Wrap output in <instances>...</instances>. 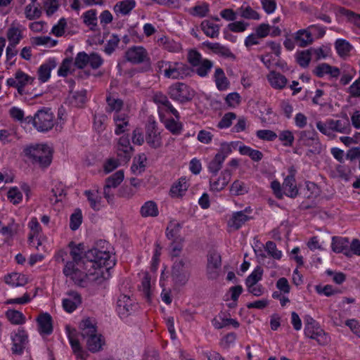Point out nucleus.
I'll return each mask as SVG.
<instances>
[{
  "instance_id": "f257e3e1",
  "label": "nucleus",
  "mask_w": 360,
  "mask_h": 360,
  "mask_svg": "<svg viewBox=\"0 0 360 360\" xmlns=\"http://www.w3.org/2000/svg\"><path fill=\"white\" fill-rule=\"evenodd\" d=\"M86 258L91 262L92 270L95 273L98 283L110 278V270L115 265L114 254L108 250L94 248L86 252Z\"/></svg>"
},
{
  "instance_id": "f03ea898",
  "label": "nucleus",
  "mask_w": 360,
  "mask_h": 360,
  "mask_svg": "<svg viewBox=\"0 0 360 360\" xmlns=\"http://www.w3.org/2000/svg\"><path fill=\"white\" fill-rule=\"evenodd\" d=\"M93 264L89 259L80 262H67L63 273L75 284L85 287L91 282H98L95 273L92 270Z\"/></svg>"
},
{
  "instance_id": "7ed1b4c3",
  "label": "nucleus",
  "mask_w": 360,
  "mask_h": 360,
  "mask_svg": "<svg viewBox=\"0 0 360 360\" xmlns=\"http://www.w3.org/2000/svg\"><path fill=\"white\" fill-rule=\"evenodd\" d=\"M79 330L89 352L96 353L103 349L105 340L103 336L98 332L94 321L90 319H83L79 323Z\"/></svg>"
},
{
  "instance_id": "20e7f679",
  "label": "nucleus",
  "mask_w": 360,
  "mask_h": 360,
  "mask_svg": "<svg viewBox=\"0 0 360 360\" xmlns=\"http://www.w3.org/2000/svg\"><path fill=\"white\" fill-rule=\"evenodd\" d=\"M108 112L113 113L115 125V133L120 135L127 131L129 126V110L123 101L115 96H108L106 99Z\"/></svg>"
},
{
  "instance_id": "39448f33",
  "label": "nucleus",
  "mask_w": 360,
  "mask_h": 360,
  "mask_svg": "<svg viewBox=\"0 0 360 360\" xmlns=\"http://www.w3.org/2000/svg\"><path fill=\"white\" fill-rule=\"evenodd\" d=\"M22 153L32 163L47 167L52 162L53 150L49 144L36 143L25 146Z\"/></svg>"
},
{
  "instance_id": "423d86ee",
  "label": "nucleus",
  "mask_w": 360,
  "mask_h": 360,
  "mask_svg": "<svg viewBox=\"0 0 360 360\" xmlns=\"http://www.w3.org/2000/svg\"><path fill=\"white\" fill-rule=\"evenodd\" d=\"M27 123H32L36 129L41 132L51 130L55 124L53 113L49 109L38 110L34 117L25 118Z\"/></svg>"
},
{
  "instance_id": "0eeeda50",
  "label": "nucleus",
  "mask_w": 360,
  "mask_h": 360,
  "mask_svg": "<svg viewBox=\"0 0 360 360\" xmlns=\"http://www.w3.org/2000/svg\"><path fill=\"white\" fill-rule=\"evenodd\" d=\"M157 68L165 77L173 79L183 78L187 73L186 65L181 62L159 61Z\"/></svg>"
},
{
  "instance_id": "6e6552de",
  "label": "nucleus",
  "mask_w": 360,
  "mask_h": 360,
  "mask_svg": "<svg viewBox=\"0 0 360 360\" xmlns=\"http://www.w3.org/2000/svg\"><path fill=\"white\" fill-rule=\"evenodd\" d=\"M172 278L176 285H184L188 282L190 278V271L184 259H178L174 262Z\"/></svg>"
},
{
  "instance_id": "1a4fd4ad",
  "label": "nucleus",
  "mask_w": 360,
  "mask_h": 360,
  "mask_svg": "<svg viewBox=\"0 0 360 360\" xmlns=\"http://www.w3.org/2000/svg\"><path fill=\"white\" fill-rule=\"evenodd\" d=\"M169 94L175 101L186 102L194 96V91L184 83H176L169 87Z\"/></svg>"
},
{
  "instance_id": "9d476101",
  "label": "nucleus",
  "mask_w": 360,
  "mask_h": 360,
  "mask_svg": "<svg viewBox=\"0 0 360 360\" xmlns=\"http://www.w3.org/2000/svg\"><path fill=\"white\" fill-rule=\"evenodd\" d=\"M89 207L94 211H99L105 207V202L98 186H94L84 191Z\"/></svg>"
},
{
  "instance_id": "9b49d317",
  "label": "nucleus",
  "mask_w": 360,
  "mask_h": 360,
  "mask_svg": "<svg viewBox=\"0 0 360 360\" xmlns=\"http://www.w3.org/2000/svg\"><path fill=\"white\" fill-rule=\"evenodd\" d=\"M135 309L134 302L129 296L122 294L118 297L116 311L121 319H124L128 317L135 311Z\"/></svg>"
},
{
  "instance_id": "f8f14e48",
  "label": "nucleus",
  "mask_w": 360,
  "mask_h": 360,
  "mask_svg": "<svg viewBox=\"0 0 360 360\" xmlns=\"http://www.w3.org/2000/svg\"><path fill=\"white\" fill-rule=\"evenodd\" d=\"M11 350L13 353L21 354L28 343L27 333L22 328L18 329L11 333Z\"/></svg>"
},
{
  "instance_id": "ddd939ff",
  "label": "nucleus",
  "mask_w": 360,
  "mask_h": 360,
  "mask_svg": "<svg viewBox=\"0 0 360 360\" xmlns=\"http://www.w3.org/2000/svg\"><path fill=\"white\" fill-rule=\"evenodd\" d=\"M172 115H174L171 112H167L159 116L161 122L164 124L167 129L173 134H179L182 131V124L179 122V114L178 113L177 117L174 116V118H172L171 117Z\"/></svg>"
},
{
  "instance_id": "4468645a",
  "label": "nucleus",
  "mask_w": 360,
  "mask_h": 360,
  "mask_svg": "<svg viewBox=\"0 0 360 360\" xmlns=\"http://www.w3.org/2000/svg\"><path fill=\"white\" fill-rule=\"evenodd\" d=\"M233 172L230 169H224L216 179L210 181V191L219 192L224 190L230 182Z\"/></svg>"
},
{
  "instance_id": "2eb2a0df",
  "label": "nucleus",
  "mask_w": 360,
  "mask_h": 360,
  "mask_svg": "<svg viewBox=\"0 0 360 360\" xmlns=\"http://www.w3.org/2000/svg\"><path fill=\"white\" fill-rule=\"evenodd\" d=\"M153 101L158 105L159 115L171 112L174 116L178 117V111L172 106L167 96L161 92H155L153 97Z\"/></svg>"
},
{
  "instance_id": "dca6fc26",
  "label": "nucleus",
  "mask_w": 360,
  "mask_h": 360,
  "mask_svg": "<svg viewBox=\"0 0 360 360\" xmlns=\"http://www.w3.org/2000/svg\"><path fill=\"white\" fill-rule=\"evenodd\" d=\"M57 62L55 58H50L40 65L37 70V77L40 83L47 82L51 75V71L56 68Z\"/></svg>"
},
{
  "instance_id": "f3484780",
  "label": "nucleus",
  "mask_w": 360,
  "mask_h": 360,
  "mask_svg": "<svg viewBox=\"0 0 360 360\" xmlns=\"http://www.w3.org/2000/svg\"><path fill=\"white\" fill-rule=\"evenodd\" d=\"M248 209L243 211L233 212L227 221L228 227L231 230H238L248 221L250 217L248 215Z\"/></svg>"
},
{
  "instance_id": "a211bd4d",
  "label": "nucleus",
  "mask_w": 360,
  "mask_h": 360,
  "mask_svg": "<svg viewBox=\"0 0 360 360\" xmlns=\"http://www.w3.org/2000/svg\"><path fill=\"white\" fill-rule=\"evenodd\" d=\"M36 321L40 335H49L53 332L52 317L49 313H41L36 319Z\"/></svg>"
},
{
  "instance_id": "6ab92c4d",
  "label": "nucleus",
  "mask_w": 360,
  "mask_h": 360,
  "mask_svg": "<svg viewBox=\"0 0 360 360\" xmlns=\"http://www.w3.org/2000/svg\"><path fill=\"white\" fill-rule=\"evenodd\" d=\"M147 143L153 148H158L162 146L160 133L158 131L155 122H150L146 127Z\"/></svg>"
},
{
  "instance_id": "aec40b11",
  "label": "nucleus",
  "mask_w": 360,
  "mask_h": 360,
  "mask_svg": "<svg viewBox=\"0 0 360 360\" xmlns=\"http://www.w3.org/2000/svg\"><path fill=\"white\" fill-rule=\"evenodd\" d=\"M82 303V297L77 292L71 291L62 300L63 309L68 313L73 312Z\"/></svg>"
},
{
  "instance_id": "412c9836",
  "label": "nucleus",
  "mask_w": 360,
  "mask_h": 360,
  "mask_svg": "<svg viewBox=\"0 0 360 360\" xmlns=\"http://www.w3.org/2000/svg\"><path fill=\"white\" fill-rule=\"evenodd\" d=\"M304 332L306 337L316 340L321 345H326L330 342V337L319 324Z\"/></svg>"
},
{
  "instance_id": "4be33fe9",
  "label": "nucleus",
  "mask_w": 360,
  "mask_h": 360,
  "mask_svg": "<svg viewBox=\"0 0 360 360\" xmlns=\"http://www.w3.org/2000/svg\"><path fill=\"white\" fill-rule=\"evenodd\" d=\"M188 179L182 176L172 185L169 195L173 198H180L184 196L189 187Z\"/></svg>"
},
{
  "instance_id": "5701e85b",
  "label": "nucleus",
  "mask_w": 360,
  "mask_h": 360,
  "mask_svg": "<svg viewBox=\"0 0 360 360\" xmlns=\"http://www.w3.org/2000/svg\"><path fill=\"white\" fill-rule=\"evenodd\" d=\"M132 151V147L130 145L129 140L127 136H122L119 139L116 146V152L117 156L123 161L127 162L129 158Z\"/></svg>"
},
{
  "instance_id": "b1692460",
  "label": "nucleus",
  "mask_w": 360,
  "mask_h": 360,
  "mask_svg": "<svg viewBox=\"0 0 360 360\" xmlns=\"http://www.w3.org/2000/svg\"><path fill=\"white\" fill-rule=\"evenodd\" d=\"M207 271L210 278H214L218 274V270L221 266V256L217 252L211 253L207 259Z\"/></svg>"
},
{
  "instance_id": "393cba45",
  "label": "nucleus",
  "mask_w": 360,
  "mask_h": 360,
  "mask_svg": "<svg viewBox=\"0 0 360 360\" xmlns=\"http://www.w3.org/2000/svg\"><path fill=\"white\" fill-rule=\"evenodd\" d=\"M147 52L141 46H134L129 49L126 53L127 60L133 63H140L146 58Z\"/></svg>"
},
{
  "instance_id": "a878e982",
  "label": "nucleus",
  "mask_w": 360,
  "mask_h": 360,
  "mask_svg": "<svg viewBox=\"0 0 360 360\" xmlns=\"http://www.w3.org/2000/svg\"><path fill=\"white\" fill-rule=\"evenodd\" d=\"M139 213L143 218L156 217L159 215L158 205L153 200L146 201L141 206Z\"/></svg>"
},
{
  "instance_id": "bb28decb",
  "label": "nucleus",
  "mask_w": 360,
  "mask_h": 360,
  "mask_svg": "<svg viewBox=\"0 0 360 360\" xmlns=\"http://www.w3.org/2000/svg\"><path fill=\"white\" fill-rule=\"evenodd\" d=\"M314 72L316 76L319 77H323L325 76L338 77L340 73V70L338 68L330 66L327 63H321L316 66L314 70Z\"/></svg>"
},
{
  "instance_id": "cd10ccee",
  "label": "nucleus",
  "mask_w": 360,
  "mask_h": 360,
  "mask_svg": "<svg viewBox=\"0 0 360 360\" xmlns=\"http://www.w3.org/2000/svg\"><path fill=\"white\" fill-rule=\"evenodd\" d=\"M266 78L271 86L276 89H283L288 83V79L284 75L275 71H271Z\"/></svg>"
},
{
  "instance_id": "c85d7f7f",
  "label": "nucleus",
  "mask_w": 360,
  "mask_h": 360,
  "mask_svg": "<svg viewBox=\"0 0 360 360\" xmlns=\"http://www.w3.org/2000/svg\"><path fill=\"white\" fill-rule=\"evenodd\" d=\"M28 281L27 276L18 272H13L5 277V282L12 287L24 286Z\"/></svg>"
},
{
  "instance_id": "c756f323",
  "label": "nucleus",
  "mask_w": 360,
  "mask_h": 360,
  "mask_svg": "<svg viewBox=\"0 0 360 360\" xmlns=\"http://www.w3.org/2000/svg\"><path fill=\"white\" fill-rule=\"evenodd\" d=\"M68 247L70 249V254L72 258L70 262L86 260V252H84V245L82 243L77 244L74 242H70Z\"/></svg>"
},
{
  "instance_id": "7c9ffc66",
  "label": "nucleus",
  "mask_w": 360,
  "mask_h": 360,
  "mask_svg": "<svg viewBox=\"0 0 360 360\" xmlns=\"http://www.w3.org/2000/svg\"><path fill=\"white\" fill-rule=\"evenodd\" d=\"M15 78L18 81V91L20 94H22L25 87L29 84H32L35 79L34 77L27 75L20 70L16 71Z\"/></svg>"
},
{
  "instance_id": "2f4dec72",
  "label": "nucleus",
  "mask_w": 360,
  "mask_h": 360,
  "mask_svg": "<svg viewBox=\"0 0 360 360\" xmlns=\"http://www.w3.org/2000/svg\"><path fill=\"white\" fill-rule=\"evenodd\" d=\"M7 38L9 45L6 48V54L8 56L11 46H15L22 39L21 30L18 27H11L7 32Z\"/></svg>"
},
{
  "instance_id": "473e14b6",
  "label": "nucleus",
  "mask_w": 360,
  "mask_h": 360,
  "mask_svg": "<svg viewBox=\"0 0 360 360\" xmlns=\"http://www.w3.org/2000/svg\"><path fill=\"white\" fill-rule=\"evenodd\" d=\"M294 38L297 44L301 47H304L313 41V37L308 27L307 29H302L297 31L295 33Z\"/></svg>"
},
{
  "instance_id": "72a5a7b5",
  "label": "nucleus",
  "mask_w": 360,
  "mask_h": 360,
  "mask_svg": "<svg viewBox=\"0 0 360 360\" xmlns=\"http://www.w3.org/2000/svg\"><path fill=\"white\" fill-rule=\"evenodd\" d=\"M135 6L134 0H123L117 2L114 6L113 10L117 15H125L129 14Z\"/></svg>"
},
{
  "instance_id": "f704fd0d",
  "label": "nucleus",
  "mask_w": 360,
  "mask_h": 360,
  "mask_svg": "<svg viewBox=\"0 0 360 360\" xmlns=\"http://www.w3.org/2000/svg\"><path fill=\"white\" fill-rule=\"evenodd\" d=\"M181 229V224L176 220H171L167 226L166 235L169 239L176 241H182L183 239L180 236Z\"/></svg>"
},
{
  "instance_id": "c9c22d12",
  "label": "nucleus",
  "mask_w": 360,
  "mask_h": 360,
  "mask_svg": "<svg viewBox=\"0 0 360 360\" xmlns=\"http://www.w3.org/2000/svg\"><path fill=\"white\" fill-rule=\"evenodd\" d=\"M284 194L290 198H295L298 194V189L293 176H287L283 183Z\"/></svg>"
},
{
  "instance_id": "e433bc0d",
  "label": "nucleus",
  "mask_w": 360,
  "mask_h": 360,
  "mask_svg": "<svg viewBox=\"0 0 360 360\" xmlns=\"http://www.w3.org/2000/svg\"><path fill=\"white\" fill-rule=\"evenodd\" d=\"M213 78L216 86L219 91H225L229 88V82L222 69L216 68Z\"/></svg>"
},
{
  "instance_id": "4c0bfd02",
  "label": "nucleus",
  "mask_w": 360,
  "mask_h": 360,
  "mask_svg": "<svg viewBox=\"0 0 360 360\" xmlns=\"http://www.w3.org/2000/svg\"><path fill=\"white\" fill-rule=\"evenodd\" d=\"M238 151L240 155L248 156L252 161L258 162L263 158V154L258 150L253 149L240 142Z\"/></svg>"
},
{
  "instance_id": "58836bf2",
  "label": "nucleus",
  "mask_w": 360,
  "mask_h": 360,
  "mask_svg": "<svg viewBox=\"0 0 360 360\" xmlns=\"http://www.w3.org/2000/svg\"><path fill=\"white\" fill-rule=\"evenodd\" d=\"M201 29L209 37H217L219 34V27L212 20H205L201 23Z\"/></svg>"
},
{
  "instance_id": "ea45409f",
  "label": "nucleus",
  "mask_w": 360,
  "mask_h": 360,
  "mask_svg": "<svg viewBox=\"0 0 360 360\" xmlns=\"http://www.w3.org/2000/svg\"><path fill=\"white\" fill-rule=\"evenodd\" d=\"M158 42L160 46H162L169 52H179L181 49V45L180 43L166 37L159 38L158 39Z\"/></svg>"
},
{
  "instance_id": "a19ab883",
  "label": "nucleus",
  "mask_w": 360,
  "mask_h": 360,
  "mask_svg": "<svg viewBox=\"0 0 360 360\" xmlns=\"http://www.w3.org/2000/svg\"><path fill=\"white\" fill-rule=\"evenodd\" d=\"M331 123L333 132L337 131L343 134H348L350 132L351 127L347 117H344L338 120H331Z\"/></svg>"
},
{
  "instance_id": "79ce46f5",
  "label": "nucleus",
  "mask_w": 360,
  "mask_h": 360,
  "mask_svg": "<svg viewBox=\"0 0 360 360\" xmlns=\"http://www.w3.org/2000/svg\"><path fill=\"white\" fill-rule=\"evenodd\" d=\"M65 197L64 186L61 183H56L51 189V196L50 202L55 205L61 202Z\"/></svg>"
},
{
  "instance_id": "37998d69",
  "label": "nucleus",
  "mask_w": 360,
  "mask_h": 360,
  "mask_svg": "<svg viewBox=\"0 0 360 360\" xmlns=\"http://www.w3.org/2000/svg\"><path fill=\"white\" fill-rule=\"evenodd\" d=\"M146 155L143 153L136 156L131 167L132 172L135 174H139L143 172L146 166Z\"/></svg>"
},
{
  "instance_id": "c03bdc74",
  "label": "nucleus",
  "mask_w": 360,
  "mask_h": 360,
  "mask_svg": "<svg viewBox=\"0 0 360 360\" xmlns=\"http://www.w3.org/2000/svg\"><path fill=\"white\" fill-rule=\"evenodd\" d=\"M349 245V240L345 238L333 237L332 240V250L337 253H343L346 255V252Z\"/></svg>"
},
{
  "instance_id": "a18cd8bd",
  "label": "nucleus",
  "mask_w": 360,
  "mask_h": 360,
  "mask_svg": "<svg viewBox=\"0 0 360 360\" xmlns=\"http://www.w3.org/2000/svg\"><path fill=\"white\" fill-rule=\"evenodd\" d=\"M229 192L232 195H242L248 192L246 184L239 179H236L229 187Z\"/></svg>"
},
{
  "instance_id": "49530a36",
  "label": "nucleus",
  "mask_w": 360,
  "mask_h": 360,
  "mask_svg": "<svg viewBox=\"0 0 360 360\" xmlns=\"http://www.w3.org/2000/svg\"><path fill=\"white\" fill-rule=\"evenodd\" d=\"M6 316L14 325H22L26 321L25 315L21 311L15 309L7 310Z\"/></svg>"
},
{
  "instance_id": "de8ad7c7",
  "label": "nucleus",
  "mask_w": 360,
  "mask_h": 360,
  "mask_svg": "<svg viewBox=\"0 0 360 360\" xmlns=\"http://www.w3.org/2000/svg\"><path fill=\"white\" fill-rule=\"evenodd\" d=\"M300 141L302 144L307 146L319 143L317 134L314 131H305L300 134Z\"/></svg>"
},
{
  "instance_id": "09e8293b",
  "label": "nucleus",
  "mask_w": 360,
  "mask_h": 360,
  "mask_svg": "<svg viewBox=\"0 0 360 360\" xmlns=\"http://www.w3.org/2000/svg\"><path fill=\"white\" fill-rule=\"evenodd\" d=\"M68 337L71 347L76 358L79 360H86L88 356V353L81 347L77 340L74 339L70 335Z\"/></svg>"
},
{
  "instance_id": "8fccbe9b",
  "label": "nucleus",
  "mask_w": 360,
  "mask_h": 360,
  "mask_svg": "<svg viewBox=\"0 0 360 360\" xmlns=\"http://www.w3.org/2000/svg\"><path fill=\"white\" fill-rule=\"evenodd\" d=\"M28 228L30 230V236H29V242L30 244L33 243L34 245V238H37L39 234L41 231V226L36 217H32L28 222Z\"/></svg>"
},
{
  "instance_id": "3c124183",
  "label": "nucleus",
  "mask_w": 360,
  "mask_h": 360,
  "mask_svg": "<svg viewBox=\"0 0 360 360\" xmlns=\"http://www.w3.org/2000/svg\"><path fill=\"white\" fill-rule=\"evenodd\" d=\"M242 292L243 288L240 285H236L229 288V290L226 294L225 297L226 301H232V302L229 304L230 307L236 306V302Z\"/></svg>"
},
{
  "instance_id": "603ef678",
  "label": "nucleus",
  "mask_w": 360,
  "mask_h": 360,
  "mask_svg": "<svg viewBox=\"0 0 360 360\" xmlns=\"http://www.w3.org/2000/svg\"><path fill=\"white\" fill-rule=\"evenodd\" d=\"M124 179V173L123 170H118L113 174L108 176L105 181V184L113 188H117Z\"/></svg>"
},
{
  "instance_id": "864d4df0",
  "label": "nucleus",
  "mask_w": 360,
  "mask_h": 360,
  "mask_svg": "<svg viewBox=\"0 0 360 360\" xmlns=\"http://www.w3.org/2000/svg\"><path fill=\"white\" fill-rule=\"evenodd\" d=\"M240 145V141L222 142L218 152L226 158L234 150H238Z\"/></svg>"
},
{
  "instance_id": "5fc2aeb1",
  "label": "nucleus",
  "mask_w": 360,
  "mask_h": 360,
  "mask_svg": "<svg viewBox=\"0 0 360 360\" xmlns=\"http://www.w3.org/2000/svg\"><path fill=\"white\" fill-rule=\"evenodd\" d=\"M335 49L340 56L346 57L349 55L352 46L347 41L339 39L335 41Z\"/></svg>"
},
{
  "instance_id": "6e6d98bb",
  "label": "nucleus",
  "mask_w": 360,
  "mask_h": 360,
  "mask_svg": "<svg viewBox=\"0 0 360 360\" xmlns=\"http://www.w3.org/2000/svg\"><path fill=\"white\" fill-rule=\"evenodd\" d=\"M263 272V269L261 266H257L255 268L245 280L246 286L250 285V287L251 285L257 284L262 278Z\"/></svg>"
},
{
  "instance_id": "4d7b16f0",
  "label": "nucleus",
  "mask_w": 360,
  "mask_h": 360,
  "mask_svg": "<svg viewBox=\"0 0 360 360\" xmlns=\"http://www.w3.org/2000/svg\"><path fill=\"white\" fill-rule=\"evenodd\" d=\"M83 221L82 212L80 209H76L70 217V228L72 231L77 230Z\"/></svg>"
},
{
  "instance_id": "13d9d810",
  "label": "nucleus",
  "mask_w": 360,
  "mask_h": 360,
  "mask_svg": "<svg viewBox=\"0 0 360 360\" xmlns=\"http://www.w3.org/2000/svg\"><path fill=\"white\" fill-rule=\"evenodd\" d=\"M22 193L17 186L11 187L7 193L8 200L13 205H18L22 200Z\"/></svg>"
},
{
  "instance_id": "bf43d9fd",
  "label": "nucleus",
  "mask_w": 360,
  "mask_h": 360,
  "mask_svg": "<svg viewBox=\"0 0 360 360\" xmlns=\"http://www.w3.org/2000/svg\"><path fill=\"white\" fill-rule=\"evenodd\" d=\"M82 18L84 23L91 29L94 28L97 25L98 19L96 10L91 9L86 11L84 13Z\"/></svg>"
},
{
  "instance_id": "052dcab7",
  "label": "nucleus",
  "mask_w": 360,
  "mask_h": 360,
  "mask_svg": "<svg viewBox=\"0 0 360 360\" xmlns=\"http://www.w3.org/2000/svg\"><path fill=\"white\" fill-rule=\"evenodd\" d=\"M209 12V4L205 2H198L190 9V13L193 16L202 18Z\"/></svg>"
},
{
  "instance_id": "680f3d73",
  "label": "nucleus",
  "mask_w": 360,
  "mask_h": 360,
  "mask_svg": "<svg viewBox=\"0 0 360 360\" xmlns=\"http://www.w3.org/2000/svg\"><path fill=\"white\" fill-rule=\"evenodd\" d=\"M295 57L298 64L303 68H306L311 61V51L309 49L297 51L295 54Z\"/></svg>"
},
{
  "instance_id": "e2e57ef3",
  "label": "nucleus",
  "mask_w": 360,
  "mask_h": 360,
  "mask_svg": "<svg viewBox=\"0 0 360 360\" xmlns=\"http://www.w3.org/2000/svg\"><path fill=\"white\" fill-rule=\"evenodd\" d=\"M278 137L283 146L290 147L292 146L294 143V134L292 131L290 130L286 129L280 131Z\"/></svg>"
},
{
  "instance_id": "0e129e2a",
  "label": "nucleus",
  "mask_w": 360,
  "mask_h": 360,
  "mask_svg": "<svg viewBox=\"0 0 360 360\" xmlns=\"http://www.w3.org/2000/svg\"><path fill=\"white\" fill-rule=\"evenodd\" d=\"M34 4H28L25 9V17L29 20L39 18L41 14L40 8Z\"/></svg>"
},
{
  "instance_id": "69168bd1",
  "label": "nucleus",
  "mask_w": 360,
  "mask_h": 360,
  "mask_svg": "<svg viewBox=\"0 0 360 360\" xmlns=\"http://www.w3.org/2000/svg\"><path fill=\"white\" fill-rule=\"evenodd\" d=\"M73 70V63L71 59L65 58L63 60L58 70V75L60 77H66L72 72Z\"/></svg>"
},
{
  "instance_id": "338daca9",
  "label": "nucleus",
  "mask_w": 360,
  "mask_h": 360,
  "mask_svg": "<svg viewBox=\"0 0 360 360\" xmlns=\"http://www.w3.org/2000/svg\"><path fill=\"white\" fill-rule=\"evenodd\" d=\"M16 134L14 129H0V141L2 144L11 143Z\"/></svg>"
},
{
  "instance_id": "774afa93",
  "label": "nucleus",
  "mask_w": 360,
  "mask_h": 360,
  "mask_svg": "<svg viewBox=\"0 0 360 360\" xmlns=\"http://www.w3.org/2000/svg\"><path fill=\"white\" fill-rule=\"evenodd\" d=\"M196 72L200 77H205L212 68V63L207 59H203L200 64L195 66Z\"/></svg>"
}]
</instances>
